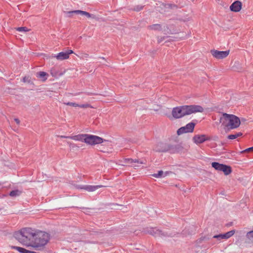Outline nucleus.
I'll use <instances>...</instances> for the list:
<instances>
[{
	"label": "nucleus",
	"mask_w": 253,
	"mask_h": 253,
	"mask_svg": "<svg viewBox=\"0 0 253 253\" xmlns=\"http://www.w3.org/2000/svg\"><path fill=\"white\" fill-rule=\"evenodd\" d=\"M36 230L31 228H24L16 232L14 234L15 239L21 244L30 247Z\"/></svg>",
	"instance_id": "7ed1b4c3"
},
{
	"label": "nucleus",
	"mask_w": 253,
	"mask_h": 253,
	"mask_svg": "<svg viewBox=\"0 0 253 253\" xmlns=\"http://www.w3.org/2000/svg\"><path fill=\"white\" fill-rule=\"evenodd\" d=\"M71 138L74 140L84 142L90 145H95L106 141V140H104L100 137L88 134H78L73 136Z\"/></svg>",
	"instance_id": "39448f33"
},
{
	"label": "nucleus",
	"mask_w": 253,
	"mask_h": 253,
	"mask_svg": "<svg viewBox=\"0 0 253 253\" xmlns=\"http://www.w3.org/2000/svg\"><path fill=\"white\" fill-rule=\"evenodd\" d=\"M211 166L216 170L222 171L226 175H229L232 172L231 167L217 162H212Z\"/></svg>",
	"instance_id": "0eeeda50"
},
{
	"label": "nucleus",
	"mask_w": 253,
	"mask_h": 253,
	"mask_svg": "<svg viewBox=\"0 0 253 253\" xmlns=\"http://www.w3.org/2000/svg\"><path fill=\"white\" fill-rule=\"evenodd\" d=\"M207 140L206 136L204 134L196 135L193 138V140L196 144L202 143Z\"/></svg>",
	"instance_id": "4468645a"
},
{
	"label": "nucleus",
	"mask_w": 253,
	"mask_h": 253,
	"mask_svg": "<svg viewBox=\"0 0 253 253\" xmlns=\"http://www.w3.org/2000/svg\"><path fill=\"white\" fill-rule=\"evenodd\" d=\"M212 55L217 59H221L226 58L229 54V50L226 51H219L217 50H211V51Z\"/></svg>",
	"instance_id": "9d476101"
},
{
	"label": "nucleus",
	"mask_w": 253,
	"mask_h": 253,
	"mask_svg": "<svg viewBox=\"0 0 253 253\" xmlns=\"http://www.w3.org/2000/svg\"><path fill=\"white\" fill-rule=\"evenodd\" d=\"M47 74L44 72H40L37 73V77L40 78L42 82H45L47 80Z\"/></svg>",
	"instance_id": "f3484780"
},
{
	"label": "nucleus",
	"mask_w": 253,
	"mask_h": 253,
	"mask_svg": "<svg viewBox=\"0 0 253 253\" xmlns=\"http://www.w3.org/2000/svg\"><path fill=\"white\" fill-rule=\"evenodd\" d=\"M242 135V133L238 132L234 134H230L228 136V138L229 139H234L237 138L238 137L241 136Z\"/></svg>",
	"instance_id": "aec40b11"
},
{
	"label": "nucleus",
	"mask_w": 253,
	"mask_h": 253,
	"mask_svg": "<svg viewBox=\"0 0 253 253\" xmlns=\"http://www.w3.org/2000/svg\"><path fill=\"white\" fill-rule=\"evenodd\" d=\"M50 57L51 58L56 57L57 59L63 60V52H60L56 56L52 55L51 56H50Z\"/></svg>",
	"instance_id": "393cba45"
},
{
	"label": "nucleus",
	"mask_w": 253,
	"mask_h": 253,
	"mask_svg": "<svg viewBox=\"0 0 253 253\" xmlns=\"http://www.w3.org/2000/svg\"><path fill=\"white\" fill-rule=\"evenodd\" d=\"M50 238V236L49 233L40 230H36L30 248L36 251H43L49 242Z\"/></svg>",
	"instance_id": "f257e3e1"
},
{
	"label": "nucleus",
	"mask_w": 253,
	"mask_h": 253,
	"mask_svg": "<svg viewBox=\"0 0 253 253\" xmlns=\"http://www.w3.org/2000/svg\"><path fill=\"white\" fill-rule=\"evenodd\" d=\"M77 107H79L83 108L91 107V106L89 104H87V103L83 104H78V106H77Z\"/></svg>",
	"instance_id": "c85d7f7f"
},
{
	"label": "nucleus",
	"mask_w": 253,
	"mask_h": 253,
	"mask_svg": "<svg viewBox=\"0 0 253 253\" xmlns=\"http://www.w3.org/2000/svg\"><path fill=\"white\" fill-rule=\"evenodd\" d=\"M250 151H253V146L249 148L246 149L244 151L245 152H248Z\"/></svg>",
	"instance_id": "473e14b6"
},
{
	"label": "nucleus",
	"mask_w": 253,
	"mask_h": 253,
	"mask_svg": "<svg viewBox=\"0 0 253 253\" xmlns=\"http://www.w3.org/2000/svg\"><path fill=\"white\" fill-rule=\"evenodd\" d=\"M14 121L18 125H19L20 124V121H19V120L18 119H17V118L14 119Z\"/></svg>",
	"instance_id": "f704fd0d"
},
{
	"label": "nucleus",
	"mask_w": 253,
	"mask_h": 253,
	"mask_svg": "<svg viewBox=\"0 0 253 253\" xmlns=\"http://www.w3.org/2000/svg\"><path fill=\"white\" fill-rule=\"evenodd\" d=\"M219 124L228 129H233L238 127L241 122L239 118L234 115L223 113L220 117Z\"/></svg>",
	"instance_id": "20e7f679"
},
{
	"label": "nucleus",
	"mask_w": 253,
	"mask_h": 253,
	"mask_svg": "<svg viewBox=\"0 0 253 253\" xmlns=\"http://www.w3.org/2000/svg\"><path fill=\"white\" fill-rule=\"evenodd\" d=\"M10 247L11 249H15L17 251H18L19 253H36L34 251H29V250H26L22 247L13 246H10Z\"/></svg>",
	"instance_id": "dca6fc26"
},
{
	"label": "nucleus",
	"mask_w": 253,
	"mask_h": 253,
	"mask_svg": "<svg viewBox=\"0 0 253 253\" xmlns=\"http://www.w3.org/2000/svg\"><path fill=\"white\" fill-rule=\"evenodd\" d=\"M242 8V3L240 1H235L230 6V9L232 11L239 12Z\"/></svg>",
	"instance_id": "ddd939ff"
},
{
	"label": "nucleus",
	"mask_w": 253,
	"mask_h": 253,
	"mask_svg": "<svg viewBox=\"0 0 253 253\" xmlns=\"http://www.w3.org/2000/svg\"><path fill=\"white\" fill-rule=\"evenodd\" d=\"M67 13L68 14H71L75 13V14L81 15L82 16H84L85 11L78 10L68 11L67 12Z\"/></svg>",
	"instance_id": "6ab92c4d"
},
{
	"label": "nucleus",
	"mask_w": 253,
	"mask_h": 253,
	"mask_svg": "<svg viewBox=\"0 0 253 253\" xmlns=\"http://www.w3.org/2000/svg\"><path fill=\"white\" fill-rule=\"evenodd\" d=\"M23 81L24 82H26V77H24L23 79Z\"/></svg>",
	"instance_id": "c9c22d12"
},
{
	"label": "nucleus",
	"mask_w": 253,
	"mask_h": 253,
	"mask_svg": "<svg viewBox=\"0 0 253 253\" xmlns=\"http://www.w3.org/2000/svg\"><path fill=\"white\" fill-rule=\"evenodd\" d=\"M21 193V192L18 190H13L10 192L9 195L11 197H15L19 196Z\"/></svg>",
	"instance_id": "4be33fe9"
},
{
	"label": "nucleus",
	"mask_w": 253,
	"mask_h": 253,
	"mask_svg": "<svg viewBox=\"0 0 253 253\" xmlns=\"http://www.w3.org/2000/svg\"><path fill=\"white\" fill-rule=\"evenodd\" d=\"M151 29L159 30L161 29V26L159 24H154L150 26Z\"/></svg>",
	"instance_id": "bb28decb"
},
{
	"label": "nucleus",
	"mask_w": 253,
	"mask_h": 253,
	"mask_svg": "<svg viewBox=\"0 0 253 253\" xmlns=\"http://www.w3.org/2000/svg\"><path fill=\"white\" fill-rule=\"evenodd\" d=\"M73 51L71 49L68 50L66 52H64V60L69 58V54L73 53Z\"/></svg>",
	"instance_id": "5701e85b"
},
{
	"label": "nucleus",
	"mask_w": 253,
	"mask_h": 253,
	"mask_svg": "<svg viewBox=\"0 0 253 253\" xmlns=\"http://www.w3.org/2000/svg\"><path fill=\"white\" fill-rule=\"evenodd\" d=\"M103 187L102 185H79L78 188L81 189H84L88 192H93L99 188Z\"/></svg>",
	"instance_id": "f8f14e48"
},
{
	"label": "nucleus",
	"mask_w": 253,
	"mask_h": 253,
	"mask_svg": "<svg viewBox=\"0 0 253 253\" xmlns=\"http://www.w3.org/2000/svg\"><path fill=\"white\" fill-rule=\"evenodd\" d=\"M154 177L156 178L164 177L166 175V174H164V172L162 170H160L157 173H154L152 175Z\"/></svg>",
	"instance_id": "412c9836"
},
{
	"label": "nucleus",
	"mask_w": 253,
	"mask_h": 253,
	"mask_svg": "<svg viewBox=\"0 0 253 253\" xmlns=\"http://www.w3.org/2000/svg\"><path fill=\"white\" fill-rule=\"evenodd\" d=\"M155 151L159 152H169L175 153L178 152V146H171L164 143H159L155 147Z\"/></svg>",
	"instance_id": "423d86ee"
},
{
	"label": "nucleus",
	"mask_w": 253,
	"mask_h": 253,
	"mask_svg": "<svg viewBox=\"0 0 253 253\" xmlns=\"http://www.w3.org/2000/svg\"><path fill=\"white\" fill-rule=\"evenodd\" d=\"M51 75L55 78L58 77L62 75V73L59 68L57 66L53 67L50 70Z\"/></svg>",
	"instance_id": "2eb2a0df"
},
{
	"label": "nucleus",
	"mask_w": 253,
	"mask_h": 253,
	"mask_svg": "<svg viewBox=\"0 0 253 253\" xmlns=\"http://www.w3.org/2000/svg\"><path fill=\"white\" fill-rule=\"evenodd\" d=\"M66 104L68 105L72 106L74 107H77V106H78V104H77L75 103H73V102H68V103H67Z\"/></svg>",
	"instance_id": "7c9ffc66"
},
{
	"label": "nucleus",
	"mask_w": 253,
	"mask_h": 253,
	"mask_svg": "<svg viewBox=\"0 0 253 253\" xmlns=\"http://www.w3.org/2000/svg\"><path fill=\"white\" fill-rule=\"evenodd\" d=\"M16 30L19 32H28L29 31V29H28L26 27H22L17 28Z\"/></svg>",
	"instance_id": "a878e982"
},
{
	"label": "nucleus",
	"mask_w": 253,
	"mask_h": 253,
	"mask_svg": "<svg viewBox=\"0 0 253 253\" xmlns=\"http://www.w3.org/2000/svg\"><path fill=\"white\" fill-rule=\"evenodd\" d=\"M203 111L204 109L200 105H183L173 108L172 110V115L174 118L179 119L193 113H201Z\"/></svg>",
	"instance_id": "f03ea898"
},
{
	"label": "nucleus",
	"mask_w": 253,
	"mask_h": 253,
	"mask_svg": "<svg viewBox=\"0 0 253 253\" xmlns=\"http://www.w3.org/2000/svg\"><path fill=\"white\" fill-rule=\"evenodd\" d=\"M213 238L217 239L218 240H220L221 239H224V238H223V234H220L219 235H216L213 236Z\"/></svg>",
	"instance_id": "cd10ccee"
},
{
	"label": "nucleus",
	"mask_w": 253,
	"mask_h": 253,
	"mask_svg": "<svg viewBox=\"0 0 253 253\" xmlns=\"http://www.w3.org/2000/svg\"><path fill=\"white\" fill-rule=\"evenodd\" d=\"M142 8H143V6L138 5L135 6L134 7L133 9L135 11H139L141 10V9H142Z\"/></svg>",
	"instance_id": "c756f323"
},
{
	"label": "nucleus",
	"mask_w": 253,
	"mask_h": 253,
	"mask_svg": "<svg viewBox=\"0 0 253 253\" xmlns=\"http://www.w3.org/2000/svg\"><path fill=\"white\" fill-rule=\"evenodd\" d=\"M126 164H131V166L134 167L135 169L138 168L140 166V165L143 164L142 161H139L137 159H125L123 164H122L123 166H125Z\"/></svg>",
	"instance_id": "9b49d317"
},
{
	"label": "nucleus",
	"mask_w": 253,
	"mask_h": 253,
	"mask_svg": "<svg viewBox=\"0 0 253 253\" xmlns=\"http://www.w3.org/2000/svg\"><path fill=\"white\" fill-rule=\"evenodd\" d=\"M57 138H62V136H57Z\"/></svg>",
	"instance_id": "e433bc0d"
},
{
	"label": "nucleus",
	"mask_w": 253,
	"mask_h": 253,
	"mask_svg": "<svg viewBox=\"0 0 253 253\" xmlns=\"http://www.w3.org/2000/svg\"><path fill=\"white\" fill-rule=\"evenodd\" d=\"M195 124L192 122L189 123L185 126L181 127L177 130V134L178 135L185 133L192 132L194 130Z\"/></svg>",
	"instance_id": "1a4fd4ad"
},
{
	"label": "nucleus",
	"mask_w": 253,
	"mask_h": 253,
	"mask_svg": "<svg viewBox=\"0 0 253 253\" xmlns=\"http://www.w3.org/2000/svg\"><path fill=\"white\" fill-rule=\"evenodd\" d=\"M164 40V37L163 38H158V42L159 43H160L161 42H162L163 40Z\"/></svg>",
	"instance_id": "72a5a7b5"
},
{
	"label": "nucleus",
	"mask_w": 253,
	"mask_h": 253,
	"mask_svg": "<svg viewBox=\"0 0 253 253\" xmlns=\"http://www.w3.org/2000/svg\"><path fill=\"white\" fill-rule=\"evenodd\" d=\"M85 16H86L88 18H90V17H93L92 16L91 14H90L88 12H87L85 11V15H84Z\"/></svg>",
	"instance_id": "2f4dec72"
},
{
	"label": "nucleus",
	"mask_w": 253,
	"mask_h": 253,
	"mask_svg": "<svg viewBox=\"0 0 253 253\" xmlns=\"http://www.w3.org/2000/svg\"><path fill=\"white\" fill-rule=\"evenodd\" d=\"M146 232L148 234H150L155 237H160L163 238L167 236H172V235H171L170 234H168L167 232H164L159 230V229H157V228H148Z\"/></svg>",
	"instance_id": "6e6552de"
},
{
	"label": "nucleus",
	"mask_w": 253,
	"mask_h": 253,
	"mask_svg": "<svg viewBox=\"0 0 253 253\" xmlns=\"http://www.w3.org/2000/svg\"><path fill=\"white\" fill-rule=\"evenodd\" d=\"M247 238L251 241H253V230L248 232L247 234Z\"/></svg>",
	"instance_id": "b1692460"
},
{
	"label": "nucleus",
	"mask_w": 253,
	"mask_h": 253,
	"mask_svg": "<svg viewBox=\"0 0 253 253\" xmlns=\"http://www.w3.org/2000/svg\"><path fill=\"white\" fill-rule=\"evenodd\" d=\"M235 231L234 230L227 232L224 234H223V238H224V239H227L232 236L235 234Z\"/></svg>",
	"instance_id": "a211bd4d"
}]
</instances>
